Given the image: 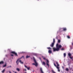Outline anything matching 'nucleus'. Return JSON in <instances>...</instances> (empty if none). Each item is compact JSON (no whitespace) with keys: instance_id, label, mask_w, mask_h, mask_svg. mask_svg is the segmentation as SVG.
<instances>
[{"instance_id":"6ab92c4d","label":"nucleus","mask_w":73,"mask_h":73,"mask_svg":"<svg viewBox=\"0 0 73 73\" xmlns=\"http://www.w3.org/2000/svg\"><path fill=\"white\" fill-rule=\"evenodd\" d=\"M64 57L66 56V53H64Z\"/></svg>"},{"instance_id":"5701e85b","label":"nucleus","mask_w":73,"mask_h":73,"mask_svg":"<svg viewBox=\"0 0 73 73\" xmlns=\"http://www.w3.org/2000/svg\"><path fill=\"white\" fill-rule=\"evenodd\" d=\"M52 73H56V72H54V71H53V70H52Z\"/></svg>"},{"instance_id":"7c9ffc66","label":"nucleus","mask_w":73,"mask_h":73,"mask_svg":"<svg viewBox=\"0 0 73 73\" xmlns=\"http://www.w3.org/2000/svg\"><path fill=\"white\" fill-rule=\"evenodd\" d=\"M25 71H27V70H26V69H25Z\"/></svg>"},{"instance_id":"c756f323","label":"nucleus","mask_w":73,"mask_h":73,"mask_svg":"<svg viewBox=\"0 0 73 73\" xmlns=\"http://www.w3.org/2000/svg\"><path fill=\"white\" fill-rule=\"evenodd\" d=\"M11 56H13V54H11Z\"/></svg>"},{"instance_id":"cd10ccee","label":"nucleus","mask_w":73,"mask_h":73,"mask_svg":"<svg viewBox=\"0 0 73 73\" xmlns=\"http://www.w3.org/2000/svg\"><path fill=\"white\" fill-rule=\"evenodd\" d=\"M56 39H57V40H58V36H57L56 37Z\"/></svg>"},{"instance_id":"20e7f679","label":"nucleus","mask_w":73,"mask_h":73,"mask_svg":"<svg viewBox=\"0 0 73 73\" xmlns=\"http://www.w3.org/2000/svg\"><path fill=\"white\" fill-rule=\"evenodd\" d=\"M47 49H50L48 50V52L49 54H51V53H52V50H51L52 49V48H50V47H47Z\"/></svg>"},{"instance_id":"6e6552de","label":"nucleus","mask_w":73,"mask_h":73,"mask_svg":"<svg viewBox=\"0 0 73 73\" xmlns=\"http://www.w3.org/2000/svg\"><path fill=\"white\" fill-rule=\"evenodd\" d=\"M54 43H52V44L50 45V46L53 48L54 46Z\"/></svg>"},{"instance_id":"1a4fd4ad","label":"nucleus","mask_w":73,"mask_h":73,"mask_svg":"<svg viewBox=\"0 0 73 73\" xmlns=\"http://www.w3.org/2000/svg\"><path fill=\"white\" fill-rule=\"evenodd\" d=\"M47 62H46V65L48 66H49V60H46Z\"/></svg>"},{"instance_id":"f257e3e1","label":"nucleus","mask_w":73,"mask_h":73,"mask_svg":"<svg viewBox=\"0 0 73 73\" xmlns=\"http://www.w3.org/2000/svg\"><path fill=\"white\" fill-rule=\"evenodd\" d=\"M56 48L53 47V48L54 52H56V51H59L60 50V49L62 47V46L61 45H58V44L57 43L56 44Z\"/></svg>"},{"instance_id":"a211bd4d","label":"nucleus","mask_w":73,"mask_h":73,"mask_svg":"<svg viewBox=\"0 0 73 73\" xmlns=\"http://www.w3.org/2000/svg\"><path fill=\"white\" fill-rule=\"evenodd\" d=\"M54 42H55V39L54 38L53 39V42L52 43H54Z\"/></svg>"},{"instance_id":"f8f14e48","label":"nucleus","mask_w":73,"mask_h":73,"mask_svg":"<svg viewBox=\"0 0 73 73\" xmlns=\"http://www.w3.org/2000/svg\"><path fill=\"white\" fill-rule=\"evenodd\" d=\"M4 64V61H1L0 62V64Z\"/></svg>"},{"instance_id":"f3484780","label":"nucleus","mask_w":73,"mask_h":73,"mask_svg":"<svg viewBox=\"0 0 73 73\" xmlns=\"http://www.w3.org/2000/svg\"><path fill=\"white\" fill-rule=\"evenodd\" d=\"M19 62H20V63H21V64H24V63L23 62H21V60L19 61Z\"/></svg>"},{"instance_id":"7ed1b4c3","label":"nucleus","mask_w":73,"mask_h":73,"mask_svg":"<svg viewBox=\"0 0 73 73\" xmlns=\"http://www.w3.org/2000/svg\"><path fill=\"white\" fill-rule=\"evenodd\" d=\"M33 59L34 61V62H35V63H33L32 65H35L36 66H37L38 65V64H37V62H36V59H35V58H34V57H33Z\"/></svg>"},{"instance_id":"c85d7f7f","label":"nucleus","mask_w":73,"mask_h":73,"mask_svg":"<svg viewBox=\"0 0 73 73\" xmlns=\"http://www.w3.org/2000/svg\"><path fill=\"white\" fill-rule=\"evenodd\" d=\"M61 50H64V48H62L61 49Z\"/></svg>"},{"instance_id":"72a5a7b5","label":"nucleus","mask_w":73,"mask_h":73,"mask_svg":"<svg viewBox=\"0 0 73 73\" xmlns=\"http://www.w3.org/2000/svg\"><path fill=\"white\" fill-rule=\"evenodd\" d=\"M15 73H17L16 72H15Z\"/></svg>"},{"instance_id":"473e14b6","label":"nucleus","mask_w":73,"mask_h":73,"mask_svg":"<svg viewBox=\"0 0 73 73\" xmlns=\"http://www.w3.org/2000/svg\"><path fill=\"white\" fill-rule=\"evenodd\" d=\"M72 45H73V43H72Z\"/></svg>"},{"instance_id":"f704fd0d","label":"nucleus","mask_w":73,"mask_h":73,"mask_svg":"<svg viewBox=\"0 0 73 73\" xmlns=\"http://www.w3.org/2000/svg\"><path fill=\"white\" fill-rule=\"evenodd\" d=\"M48 73H50L49 72Z\"/></svg>"},{"instance_id":"9b49d317","label":"nucleus","mask_w":73,"mask_h":73,"mask_svg":"<svg viewBox=\"0 0 73 73\" xmlns=\"http://www.w3.org/2000/svg\"><path fill=\"white\" fill-rule=\"evenodd\" d=\"M42 64L43 65H46V64L45 63V62H42Z\"/></svg>"},{"instance_id":"aec40b11","label":"nucleus","mask_w":73,"mask_h":73,"mask_svg":"<svg viewBox=\"0 0 73 73\" xmlns=\"http://www.w3.org/2000/svg\"><path fill=\"white\" fill-rule=\"evenodd\" d=\"M7 66V64H5V65H4L3 66V67L4 68L6 66Z\"/></svg>"},{"instance_id":"dca6fc26","label":"nucleus","mask_w":73,"mask_h":73,"mask_svg":"<svg viewBox=\"0 0 73 73\" xmlns=\"http://www.w3.org/2000/svg\"><path fill=\"white\" fill-rule=\"evenodd\" d=\"M29 57H30V56H28V55H27L26 56V58H29Z\"/></svg>"},{"instance_id":"b1692460","label":"nucleus","mask_w":73,"mask_h":73,"mask_svg":"<svg viewBox=\"0 0 73 73\" xmlns=\"http://www.w3.org/2000/svg\"><path fill=\"white\" fill-rule=\"evenodd\" d=\"M66 71H68V70H69V69H68V68H66Z\"/></svg>"},{"instance_id":"423d86ee","label":"nucleus","mask_w":73,"mask_h":73,"mask_svg":"<svg viewBox=\"0 0 73 73\" xmlns=\"http://www.w3.org/2000/svg\"><path fill=\"white\" fill-rule=\"evenodd\" d=\"M11 53H12V54H15L16 56H17V57H18V55H17V53H16L15 51H12L11 52Z\"/></svg>"},{"instance_id":"9d476101","label":"nucleus","mask_w":73,"mask_h":73,"mask_svg":"<svg viewBox=\"0 0 73 73\" xmlns=\"http://www.w3.org/2000/svg\"><path fill=\"white\" fill-rule=\"evenodd\" d=\"M25 68H27V69L28 70H30V67H27V66H26V65H25Z\"/></svg>"},{"instance_id":"4be33fe9","label":"nucleus","mask_w":73,"mask_h":73,"mask_svg":"<svg viewBox=\"0 0 73 73\" xmlns=\"http://www.w3.org/2000/svg\"><path fill=\"white\" fill-rule=\"evenodd\" d=\"M60 40H58V42H59V43H60Z\"/></svg>"},{"instance_id":"ddd939ff","label":"nucleus","mask_w":73,"mask_h":73,"mask_svg":"<svg viewBox=\"0 0 73 73\" xmlns=\"http://www.w3.org/2000/svg\"><path fill=\"white\" fill-rule=\"evenodd\" d=\"M66 28H63V31H66Z\"/></svg>"},{"instance_id":"a878e982","label":"nucleus","mask_w":73,"mask_h":73,"mask_svg":"<svg viewBox=\"0 0 73 73\" xmlns=\"http://www.w3.org/2000/svg\"><path fill=\"white\" fill-rule=\"evenodd\" d=\"M67 38H70V36H67Z\"/></svg>"},{"instance_id":"2eb2a0df","label":"nucleus","mask_w":73,"mask_h":73,"mask_svg":"<svg viewBox=\"0 0 73 73\" xmlns=\"http://www.w3.org/2000/svg\"><path fill=\"white\" fill-rule=\"evenodd\" d=\"M16 70H17V71H18V72H20V69L17 68Z\"/></svg>"},{"instance_id":"bb28decb","label":"nucleus","mask_w":73,"mask_h":73,"mask_svg":"<svg viewBox=\"0 0 73 73\" xmlns=\"http://www.w3.org/2000/svg\"><path fill=\"white\" fill-rule=\"evenodd\" d=\"M11 67H12V66H9L8 67H7V68H11Z\"/></svg>"},{"instance_id":"39448f33","label":"nucleus","mask_w":73,"mask_h":73,"mask_svg":"<svg viewBox=\"0 0 73 73\" xmlns=\"http://www.w3.org/2000/svg\"><path fill=\"white\" fill-rule=\"evenodd\" d=\"M24 58V56H22V57L20 58H19L17 60L16 62V63L17 64V65H19V62H18V61H19L20 59H21V58Z\"/></svg>"},{"instance_id":"412c9836","label":"nucleus","mask_w":73,"mask_h":73,"mask_svg":"<svg viewBox=\"0 0 73 73\" xmlns=\"http://www.w3.org/2000/svg\"><path fill=\"white\" fill-rule=\"evenodd\" d=\"M4 72H5V69H4L2 71V73H4Z\"/></svg>"},{"instance_id":"4468645a","label":"nucleus","mask_w":73,"mask_h":73,"mask_svg":"<svg viewBox=\"0 0 73 73\" xmlns=\"http://www.w3.org/2000/svg\"><path fill=\"white\" fill-rule=\"evenodd\" d=\"M40 72H41V73H44V72H43V71H42V68H40Z\"/></svg>"},{"instance_id":"f03ea898","label":"nucleus","mask_w":73,"mask_h":73,"mask_svg":"<svg viewBox=\"0 0 73 73\" xmlns=\"http://www.w3.org/2000/svg\"><path fill=\"white\" fill-rule=\"evenodd\" d=\"M56 64H57V66H56V64H55V63H54V65L56 67V68L58 69V72H60V70L59 69H60V67H58L60 66V65H59V64H58V62H56Z\"/></svg>"},{"instance_id":"0eeeda50","label":"nucleus","mask_w":73,"mask_h":73,"mask_svg":"<svg viewBox=\"0 0 73 73\" xmlns=\"http://www.w3.org/2000/svg\"><path fill=\"white\" fill-rule=\"evenodd\" d=\"M68 55L69 57L71 59H72V58H73L72 57H71V56H72V54H70V53H68Z\"/></svg>"},{"instance_id":"2f4dec72","label":"nucleus","mask_w":73,"mask_h":73,"mask_svg":"<svg viewBox=\"0 0 73 73\" xmlns=\"http://www.w3.org/2000/svg\"><path fill=\"white\" fill-rule=\"evenodd\" d=\"M39 59H40V60H41V58H39Z\"/></svg>"},{"instance_id":"393cba45","label":"nucleus","mask_w":73,"mask_h":73,"mask_svg":"<svg viewBox=\"0 0 73 73\" xmlns=\"http://www.w3.org/2000/svg\"><path fill=\"white\" fill-rule=\"evenodd\" d=\"M42 58H43V59H44V60H46V59L45 57H44L43 56H42Z\"/></svg>"}]
</instances>
